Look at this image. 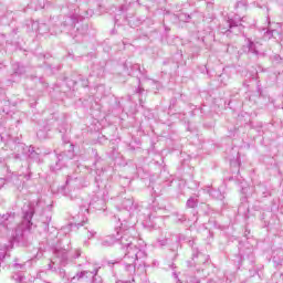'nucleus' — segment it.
<instances>
[{"label":"nucleus","instance_id":"5","mask_svg":"<svg viewBox=\"0 0 283 283\" xmlns=\"http://www.w3.org/2000/svg\"><path fill=\"white\" fill-rule=\"evenodd\" d=\"M250 50H253V42L250 43Z\"/></svg>","mask_w":283,"mask_h":283},{"label":"nucleus","instance_id":"4","mask_svg":"<svg viewBox=\"0 0 283 283\" xmlns=\"http://www.w3.org/2000/svg\"><path fill=\"white\" fill-rule=\"evenodd\" d=\"M197 205V201L196 199L193 198H190L188 201H187V206L190 207V209H193V207H196Z\"/></svg>","mask_w":283,"mask_h":283},{"label":"nucleus","instance_id":"1","mask_svg":"<svg viewBox=\"0 0 283 283\" xmlns=\"http://www.w3.org/2000/svg\"><path fill=\"white\" fill-rule=\"evenodd\" d=\"M127 251L128 255H132V253H134L136 260H139V258H143V255H145V252L138 250V248H132V245H128Z\"/></svg>","mask_w":283,"mask_h":283},{"label":"nucleus","instance_id":"6","mask_svg":"<svg viewBox=\"0 0 283 283\" xmlns=\"http://www.w3.org/2000/svg\"><path fill=\"white\" fill-rule=\"evenodd\" d=\"M115 240L111 241L109 244H114Z\"/></svg>","mask_w":283,"mask_h":283},{"label":"nucleus","instance_id":"2","mask_svg":"<svg viewBox=\"0 0 283 283\" xmlns=\"http://www.w3.org/2000/svg\"><path fill=\"white\" fill-rule=\"evenodd\" d=\"M30 220H32V211L24 214V223L27 224V229H30Z\"/></svg>","mask_w":283,"mask_h":283},{"label":"nucleus","instance_id":"3","mask_svg":"<svg viewBox=\"0 0 283 283\" xmlns=\"http://www.w3.org/2000/svg\"><path fill=\"white\" fill-rule=\"evenodd\" d=\"M239 25H242L241 22L231 21L230 22V32H233L234 28H238Z\"/></svg>","mask_w":283,"mask_h":283}]
</instances>
